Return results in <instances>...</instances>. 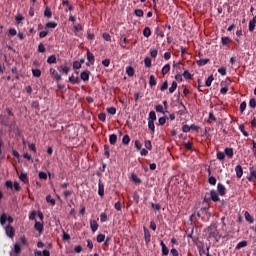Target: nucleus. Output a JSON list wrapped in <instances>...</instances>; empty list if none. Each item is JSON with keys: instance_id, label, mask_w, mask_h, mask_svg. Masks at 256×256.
<instances>
[{"instance_id": "f257e3e1", "label": "nucleus", "mask_w": 256, "mask_h": 256, "mask_svg": "<svg viewBox=\"0 0 256 256\" xmlns=\"http://www.w3.org/2000/svg\"><path fill=\"white\" fill-rule=\"evenodd\" d=\"M209 232V238L216 239V241H219V232L217 231V225L216 224H211L210 227L208 228Z\"/></svg>"}, {"instance_id": "f03ea898", "label": "nucleus", "mask_w": 256, "mask_h": 256, "mask_svg": "<svg viewBox=\"0 0 256 256\" xmlns=\"http://www.w3.org/2000/svg\"><path fill=\"white\" fill-rule=\"evenodd\" d=\"M5 233L7 237H9L10 239H13L15 237V228L11 226V224H8L5 228Z\"/></svg>"}, {"instance_id": "7ed1b4c3", "label": "nucleus", "mask_w": 256, "mask_h": 256, "mask_svg": "<svg viewBox=\"0 0 256 256\" xmlns=\"http://www.w3.org/2000/svg\"><path fill=\"white\" fill-rule=\"evenodd\" d=\"M7 221L9 224L13 223V217L7 216V214L3 213L0 216V225H5V223H7Z\"/></svg>"}, {"instance_id": "20e7f679", "label": "nucleus", "mask_w": 256, "mask_h": 256, "mask_svg": "<svg viewBox=\"0 0 256 256\" xmlns=\"http://www.w3.org/2000/svg\"><path fill=\"white\" fill-rule=\"evenodd\" d=\"M98 195H100V197H103L105 195V186L103 185V182H101V180H99L98 183Z\"/></svg>"}, {"instance_id": "39448f33", "label": "nucleus", "mask_w": 256, "mask_h": 256, "mask_svg": "<svg viewBox=\"0 0 256 256\" xmlns=\"http://www.w3.org/2000/svg\"><path fill=\"white\" fill-rule=\"evenodd\" d=\"M235 171H236V177H238V179H241V177H243V167L241 165H237L235 167Z\"/></svg>"}, {"instance_id": "423d86ee", "label": "nucleus", "mask_w": 256, "mask_h": 256, "mask_svg": "<svg viewBox=\"0 0 256 256\" xmlns=\"http://www.w3.org/2000/svg\"><path fill=\"white\" fill-rule=\"evenodd\" d=\"M90 228L93 233L99 229V224H97V220H90Z\"/></svg>"}, {"instance_id": "0eeeda50", "label": "nucleus", "mask_w": 256, "mask_h": 256, "mask_svg": "<svg viewBox=\"0 0 256 256\" xmlns=\"http://www.w3.org/2000/svg\"><path fill=\"white\" fill-rule=\"evenodd\" d=\"M144 239L147 244L151 242V233L149 232V229L145 227H144Z\"/></svg>"}, {"instance_id": "6e6552de", "label": "nucleus", "mask_w": 256, "mask_h": 256, "mask_svg": "<svg viewBox=\"0 0 256 256\" xmlns=\"http://www.w3.org/2000/svg\"><path fill=\"white\" fill-rule=\"evenodd\" d=\"M210 197H211L212 201H214V202H217V201L220 200L219 199V194L217 193V190H211L210 191Z\"/></svg>"}, {"instance_id": "1a4fd4ad", "label": "nucleus", "mask_w": 256, "mask_h": 256, "mask_svg": "<svg viewBox=\"0 0 256 256\" xmlns=\"http://www.w3.org/2000/svg\"><path fill=\"white\" fill-rule=\"evenodd\" d=\"M90 75H91L90 71H83L80 74V78L82 79V81H87Z\"/></svg>"}, {"instance_id": "9d476101", "label": "nucleus", "mask_w": 256, "mask_h": 256, "mask_svg": "<svg viewBox=\"0 0 256 256\" xmlns=\"http://www.w3.org/2000/svg\"><path fill=\"white\" fill-rule=\"evenodd\" d=\"M244 217H245V219L248 223H254L255 222V218H253V216H251V214L248 211H246L244 213Z\"/></svg>"}, {"instance_id": "9b49d317", "label": "nucleus", "mask_w": 256, "mask_h": 256, "mask_svg": "<svg viewBox=\"0 0 256 256\" xmlns=\"http://www.w3.org/2000/svg\"><path fill=\"white\" fill-rule=\"evenodd\" d=\"M87 59L91 65L95 63V55H93L89 50L87 51Z\"/></svg>"}, {"instance_id": "f8f14e48", "label": "nucleus", "mask_w": 256, "mask_h": 256, "mask_svg": "<svg viewBox=\"0 0 256 256\" xmlns=\"http://www.w3.org/2000/svg\"><path fill=\"white\" fill-rule=\"evenodd\" d=\"M160 245L162 247V254L169 255V248H167V245H165V242L161 241Z\"/></svg>"}, {"instance_id": "ddd939ff", "label": "nucleus", "mask_w": 256, "mask_h": 256, "mask_svg": "<svg viewBox=\"0 0 256 256\" xmlns=\"http://www.w3.org/2000/svg\"><path fill=\"white\" fill-rule=\"evenodd\" d=\"M34 229H36V231L39 233H43V223L36 222L34 225Z\"/></svg>"}, {"instance_id": "4468645a", "label": "nucleus", "mask_w": 256, "mask_h": 256, "mask_svg": "<svg viewBox=\"0 0 256 256\" xmlns=\"http://www.w3.org/2000/svg\"><path fill=\"white\" fill-rule=\"evenodd\" d=\"M149 85L150 87H155V85H157V79L155 78L154 75H150Z\"/></svg>"}, {"instance_id": "2eb2a0df", "label": "nucleus", "mask_w": 256, "mask_h": 256, "mask_svg": "<svg viewBox=\"0 0 256 256\" xmlns=\"http://www.w3.org/2000/svg\"><path fill=\"white\" fill-rule=\"evenodd\" d=\"M110 145H115L117 143V134H112L109 136Z\"/></svg>"}, {"instance_id": "dca6fc26", "label": "nucleus", "mask_w": 256, "mask_h": 256, "mask_svg": "<svg viewBox=\"0 0 256 256\" xmlns=\"http://www.w3.org/2000/svg\"><path fill=\"white\" fill-rule=\"evenodd\" d=\"M208 63H209V58L200 59L197 61V65H199V67H203V65H207Z\"/></svg>"}, {"instance_id": "f3484780", "label": "nucleus", "mask_w": 256, "mask_h": 256, "mask_svg": "<svg viewBox=\"0 0 256 256\" xmlns=\"http://www.w3.org/2000/svg\"><path fill=\"white\" fill-rule=\"evenodd\" d=\"M148 121H152V122L157 121V114L155 113V111H151L149 113Z\"/></svg>"}, {"instance_id": "a211bd4d", "label": "nucleus", "mask_w": 256, "mask_h": 256, "mask_svg": "<svg viewBox=\"0 0 256 256\" xmlns=\"http://www.w3.org/2000/svg\"><path fill=\"white\" fill-rule=\"evenodd\" d=\"M19 179L23 183H29V179L27 178V173H21L19 176Z\"/></svg>"}, {"instance_id": "6ab92c4d", "label": "nucleus", "mask_w": 256, "mask_h": 256, "mask_svg": "<svg viewBox=\"0 0 256 256\" xmlns=\"http://www.w3.org/2000/svg\"><path fill=\"white\" fill-rule=\"evenodd\" d=\"M169 71H171V65L169 64L164 65V67L162 68V75H167Z\"/></svg>"}, {"instance_id": "aec40b11", "label": "nucleus", "mask_w": 256, "mask_h": 256, "mask_svg": "<svg viewBox=\"0 0 256 256\" xmlns=\"http://www.w3.org/2000/svg\"><path fill=\"white\" fill-rule=\"evenodd\" d=\"M53 13L51 12V8L46 7L45 11H44V16L47 17L48 19H51Z\"/></svg>"}, {"instance_id": "412c9836", "label": "nucleus", "mask_w": 256, "mask_h": 256, "mask_svg": "<svg viewBox=\"0 0 256 256\" xmlns=\"http://www.w3.org/2000/svg\"><path fill=\"white\" fill-rule=\"evenodd\" d=\"M122 143H123V145H129V143H131V138L129 137V135L123 136Z\"/></svg>"}, {"instance_id": "4be33fe9", "label": "nucleus", "mask_w": 256, "mask_h": 256, "mask_svg": "<svg viewBox=\"0 0 256 256\" xmlns=\"http://www.w3.org/2000/svg\"><path fill=\"white\" fill-rule=\"evenodd\" d=\"M126 73H127L128 77H133V75H135V69H133V67L129 66L126 69Z\"/></svg>"}, {"instance_id": "5701e85b", "label": "nucleus", "mask_w": 256, "mask_h": 256, "mask_svg": "<svg viewBox=\"0 0 256 256\" xmlns=\"http://www.w3.org/2000/svg\"><path fill=\"white\" fill-rule=\"evenodd\" d=\"M252 179H256V170H253V167L250 168V176L248 177V181Z\"/></svg>"}, {"instance_id": "b1692460", "label": "nucleus", "mask_w": 256, "mask_h": 256, "mask_svg": "<svg viewBox=\"0 0 256 256\" xmlns=\"http://www.w3.org/2000/svg\"><path fill=\"white\" fill-rule=\"evenodd\" d=\"M217 189L220 195H225V186L223 184L219 183Z\"/></svg>"}, {"instance_id": "393cba45", "label": "nucleus", "mask_w": 256, "mask_h": 256, "mask_svg": "<svg viewBox=\"0 0 256 256\" xmlns=\"http://www.w3.org/2000/svg\"><path fill=\"white\" fill-rule=\"evenodd\" d=\"M225 155H227V157H229L230 159L233 157V148H226L224 150Z\"/></svg>"}, {"instance_id": "a878e982", "label": "nucleus", "mask_w": 256, "mask_h": 256, "mask_svg": "<svg viewBox=\"0 0 256 256\" xmlns=\"http://www.w3.org/2000/svg\"><path fill=\"white\" fill-rule=\"evenodd\" d=\"M143 35L144 37H147V38L151 37V28L145 27L143 30Z\"/></svg>"}, {"instance_id": "bb28decb", "label": "nucleus", "mask_w": 256, "mask_h": 256, "mask_svg": "<svg viewBox=\"0 0 256 256\" xmlns=\"http://www.w3.org/2000/svg\"><path fill=\"white\" fill-rule=\"evenodd\" d=\"M47 63H49L50 65L53 63H57V57L55 55H51L50 57H48Z\"/></svg>"}, {"instance_id": "cd10ccee", "label": "nucleus", "mask_w": 256, "mask_h": 256, "mask_svg": "<svg viewBox=\"0 0 256 256\" xmlns=\"http://www.w3.org/2000/svg\"><path fill=\"white\" fill-rule=\"evenodd\" d=\"M148 127L152 133H155V122L153 120H148Z\"/></svg>"}, {"instance_id": "c85d7f7f", "label": "nucleus", "mask_w": 256, "mask_h": 256, "mask_svg": "<svg viewBox=\"0 0 256 256\" xmlns=\"http://www.w3.org/2000/svg\"><path fill=\"white\" fill-rule=\"evenodd\" d=\"M214 79L213 75H210L205 82L206 87H211V83H213Z\"/></svg>"}, {"instance_id": "c756f323", "label": "nucleus", "mask_w": 256, "mask_h": 256, "mask_svg": "<svg viewBox=\"0 0 256 256\" xmlns=\"http://www.w3.org/2000/svg\"><path fill=\"white\" fill-rule=\"evenodd\" d=\"M243 247H247V241L243 240L241 242H239L236 246V249L239 250V249H243Z\"/></svg>"}, {"instance_id": "7c9ffc66", "label": "nucleus", "mask_w": 256, "mask_h": 256, "mask_svg": "<svg viewBox=\"0 0 256 256\" xmlns=\"http://www.w3.org/2000/svg\"><path fill=\"white\" fill-rule=\"evenodd\" d=\"M32 75L33 77H41V70L40 69H32Z\"/></svg>"}, {"instance_id": "2f4dec72", "label": "nucleus", "mask_w": 256, "mask_h": 256, "mask_svg": "<svg viewBox=\"0 0 256 256\" xmlns=\"http://www.w3.org/2000/svg\"><path fill=\"white\" fill-rule=\"evenodd\" d=\"M239 129L241 131V133L244 135V137H249V133L247 131H245V125H240Z\"/></svg>"}, {"instance_id": "473e14b6", "label": "nucleus", "mask_w": 256, "mask_h": 256, "mask_svg": "<svg viewBox=\"0 0 256 256\" xmlns=\"http://www.w3.org/2000/svg\"><path fill=\"white\" fill-rule=\"evenodd\" d=\"M255 25H256V23L253 20H250V22H249L250 33H253V31H255Z\"/></svg>"}, {"instance_id": "72a5a7b5", "label": "nucleus", "mask_w": 256, "mask_h": 256, "mask_svg": "<svg viewBox=\"0 0 256 256\" xmlns=\"http://www.w3.org/2000/svg\"><path fill=\"white\" fill-rule=\"evenodd\" d=\"M175 89H177V82L173 81L171 87L169 88V93H175Z\"/></svg>"}, {"instance_id": "f704fd0d", "label": "nucleus", "mask_w": 256, "mask_h": 256, "mask_svg": "<svg viewBox=\"0 0 256 256\" xmlns=\"http://www.w3.org/2000/svg\"><path fill=\"white\" fill-rule=\"evenodd\" d=\"M131 179H132V181H134V183L141 184V180L139 179V177L136 174H132Z\"/></svg>"}, {"instance_id": "c9c22d12", "label": "nucleus", "mask_w": 256, "mask_h": 256, "mask_svg": "<svg viewBox=\"0 0 256 256\" xmlns=\"http://www.w3.org/2000/svg\"><path fill=\"white\" fill-rule=\"evenodd\" d=\"M134 15H136V17H143L144 12H143L142 9H136V10L134 11Z\"/></svg>"}, {"instance_id": "e433bc0d", "label": "nucleus", "mask_w": 256, "mask_h": 256, "mask_svg": "<svg viewBox=\"0 0 256 256\" xmlns=\"http://www.w3.org/2000/svg\"><path fill=\"white\" fill-rule=\"evenodd\" d=\"M249 107H250L251 109H255V107H256V100H255V98H251V99H250V101H249Z\"/></svg>"}, {"instance_id": "4c0bfd02", "label": "nucleus", "mask_w": 256, "mask_h": 256, "mask_svg": "<svg viewBox=\"0 0 256 256\" xmlns=\"http://www.w3.org/2000/svg\"><path fill=\"white\" fill-rule=\"evenodd\" d=\"M47 203H51V205H55L56 201L51 197V195L46 196Z\"/></svg>"}, {"instance_id": "58836bf2", "label": "nucleus", "mask_w": 256, "mask_h": 256, "mask_svg": "<svg viewBox=\"0 0 256 256\" xmlns=\"http://www.w3.org/2000/svg\"><path fill=\"white\" fill-rule=\"evenodd\" d=\"M229 43H231V38L222 37V45H229Z\"/></svg>"}, {"instance_id": "ea45409f", "label": "nucleus", "mask_w": 256, "mask_h": 256, "mask_svg": "<svg viewBox=\"0 0 256 256\" xmlns=\"http://www.w3.org/2000/svg\"><path fill=\"white\" fill-rule=\"evenodd\" d=\"M46 27H47L48 29H55V27H57V23H56V22H48V23L46 24Z\"/></svg>"}, {"instance_id": "a19ab883", "label": "nucleus", "mask_w": 256, "mask_h": 256, "mask_svg": "<svg viewBox=\"0 0 256 256\" xmlns=\"http://www.w3.org/2000/svg\"><path fill=\"white\" fill-rule=\"evenodd\" d=\"M69 81H70V83H72V84L79 83V77L70 76V77H69Z\"/></svg>"}, {"instance_id": "79ce46f5", "label": "nucleus", "mask_w": 256, "mask_h": 256, "mask_svg": "<svg viewBox=\"0 0 256 256\" xmlns=\"http://www.w3.org/2000/svg\"><path fill=\"white\" fill-rule=\"evenodd\" d=\"M218 73H220V75H222V76L227 75V68H225V67H220V68L218 69Z\"/></svg>"}, {"instance_id": "37998d69", "label": "nucleus", "mask_w": 256, "mask_h": 256, "mask_svg": "<svg viewBox=\"0 0 256 256\" xmlns=\"http://www.w3.org/2000/svg\"><path fill=\"white\" fill-rule=\"evenodd\" d=\"M216 157L219 159V161H223V159H225V153L217 152Z\"/></svg>"}, {"instance_id": "c03bdc74", "label": "nucleus", "mask_w": 256, "mask_h": 256, "mask_svg": "<svg viewBox=\"0 0 256 256\" xmlns=\"http://www.w3.org/2000/svg\"><path fill=\"white\" fill-rule=\"evenodd\" d=\"M14 252L16 253V255H19L21 253V246H19V244L14 245Z\"/></svg>"}, {"instance_id": "a18cd8bd", "label": "nucleus", "mask_w": 256, "mask_h": 256, "mask_svg": "<svg viewBox=\"0 0 256 256\" xmlns=\"http://www.w3.org/2000/svg\"><path fill=\"white\" fill-rule=\"evenodd\" d=\"M107 112L110 115H115V113H117V109L115 107H110V108H107Z\"/></svg>"}, {"instance_id": "49530a36", "label": "nucleus", "mask_w": 256, "mask_h": 256, "mask_svg": "<svg viewBox=\"0 0 256 256\" xmlns=\"http://www.w3.org/2000/svg\"><path fill=\"white\" fill-rule=\"evenodd\" d=\"M208 183H210V185H216L217 184V179L215 177L211 176L208 179Z\"/></svg>"}, {"instance_id": "de8ad7c7", "label": "nucleus", "mask_w": 256, "mask_h": 256, "mask_svg": "<svg viewBox=\"0 0 256 256\" xmlns=\"http://www.w3.org/2000/svg\"><path fill=\"white\" fill-rule=\"evenodd\" d=\"M169 87V82L165 81L162 86L160 87V91H165Z\"/></svg>"}, {"instance_id": "09e8293b", "label": "nucleus", "mask_w": 256, "mask_h": 256, "mask_svg": "<svg viewBox=\"0 0 256 256\" xmlns=\"http://www.w3.org/2000/svg\"><path fill=\"white\" fill-rule=\"evenodd\" d=\"M104 155L107 159H109L110 155H109V146L105 145L104 146Z\"/></svg>"}, {"instance_id": "8fccbe9b", "label": "nucleus", "mask_w": 256, "mask_h": 256, "mask_svg": "<svg viewBox=\"0 0 256 256\" xmlns=\"http://www.w3.org/2000/svg\"><path fill=\"white\" fill-rule=\"evenodd\" d=\"M103 241H105V235L99 234V235L97 236V242H98V243H103Z\"/></svg>"}, {"instance_id": "3c124183", "label": "nucleus", "mask_w": 256, "mask_h": 256, "mask_svg": "<svg viewBox=\"0 0 256 256\" xmlns=\"http://www.w3.org/2000/svg\"><path fill=\"white\" fill-rule=\"evenodd\" d=\"M245 109H247V102L244 101L240 104L241 113H243L245 111Z\"/></svg>"}, {"instance_id": "603ef678", "label": "nucleus", "mask_w": 256, "mask_h": 256, "mask_svg": "<svg viewBox=\"0 0 256 256\" xmlns=\"http://www.w3.org/2000/svg\"><path fill=\"white\" fill-rule=\"evenodd\" d=\"M156 111H157V113H162L163 115H165V111H163V106L162 105H157L156 106Z\"/></svg>"}, {"instance_id": "864d4df0", "label": "nucleus", "mask_w": 256, "mask_h": 256, "mask_svg": "<svg viewBox=\"0 0 256 256\" xmlns=\"http://www.w3.org/2000/svg\"><path fill=\"white\" fill-rule=\"evenodd\" d=\"M135 147L138 151H141V147H143V144L139 140L135 141Z\"/></svg>"}, {"instance_id": "5fc2aeb1", "label": "nucleus", "mask_w": 256, "mask_h": 256, "mask_svg": "<svg viewBox=\"0 0 256 256\" xmlns=\"http://www.w3.org/2000/svg\"><path fill=\"white\" fill-rule=\"evenodd\" d=\"M145 67H151V58L147 57L144 59Z\"/></svg>"}, {"instance_id": "6e6d98bb", "label": "nucleus", "mask_w": 256, "mask_h": 256, "mask_svg": "<svg viewBox=\"0 0 256 256\" xmlns=\"http://www.w3.org/2000/svg\"><path fill=\"white\" fill-rule=\"evenodd\" d=\"M145 147H146V149H148L149 151H151V149H152V145H151V141L150 140H146L145 141Z\"/></svg>"}, {"instance_id": "4d7b16f0", "label": "nucleus", "mask_w": 256, "mask_h": 256, "mask_svg": "<svg viewBox=\"0 0 256 256\" xmlns=\"http://www.w3.org/2000/svg\"><path fill=\"white\" fill-rule=\"evenodd\" d=\"M73 69H81V62L75 61L73 63Z\"/></svg>"}, {"instance_id": "13d9d810", "label": "nucleus", "mask_w": 256, "mask_h": 256, "mask_svg": "<svg viewBox=\"0 0 256 256\" xmlns=\"http://www.w3.org/2000/svg\"><path fill=\"white\" fill-rule=\"evenodd\" d=\"M73 194V191H71V190H65L64 191V193H63V195H64V197L67 199L68 197H70V195H72Z\"/></svg>"}, {"instance_id": "bf43d9fd", "label": "nucleus", "mask_w": 256, "mask_h": 256, "mask_svg": "<svg viewBox=\"0 0 256 256\" xmlns=\"http://www.w3.org/2000/svg\"><path fill=\"white\" fill-rule=\"evenodd\" d=\"M100 221H101L102 223H105V221H107V214L102 213V214L100 215Z\"/></svg>"}, {"instance_id": "052dcab7", "label": "nucleus", "mask_w": 256, "mask_h": 256, "mask_svg": "<svg viewBox=\"0 0 256 256\" xmlns=\"http://www.w3.org/2000/svg\"><path fill=\"white\" fill-rule=\"evenodd\" d=\"M98 119H100V121H105V119H107V115L105 113H100L98 115Z\"/></svg>"}, {"instance_id": "680f3d73", "label": "nucleus", "mask_w": 256, "mask_h": 256, "mask_svg": "<svg viewBox=\"0 0 256 256\" xmlns=\"http://www.w3.org/2000/svg\"><path fill=\"white\" fill-rule=\"evenodd\" d=\"M38 51H39V53H45V45L39 44Z\"/></svg>"}, {"instance_id": "e2e57ef3", "label": "nucleus", "mask_w": 256, "mask_h": 256, "mask_svg": "<svg viewBox=\"0 0 256 256\" xmlns=\"http://www.w3.org/2000/svg\"><path fill=\"white\" fill-rule=\"evenodd\" d=\"M39 179H44V180H46V179H47V173H45V172H39Z\"/></svg>"}, {"instance_id": "0e129e2a", "label": "nucleus", "mask_w": 256, "mask_h": 256, "mask_svg": "<svg viewBox=\"0 0 256 256\" xmlns=\"http://www.w3.org/2000/svg\"><path fill=\"white\" fill-rule=\"evenodd\" d=\"M170 253H171V255H173V256H179V251H177V249H175V248H172V249L170 250Z\"/></svg>"}, {"instance_id": "69168bd1", "label": "nucleus", "mask_w": 256, "mask_h": 256, "mask_svg": "<svg viewBox=\"0 0 256 256\" xmlns=\"http://www.w3.org/2000/svg\"><path fill=\"white\" fill-rule=\"evenodd\" d=\"M150 55H151V57H157V55H158V51H157V49H153V50H150Z\"/></svg>"}, {"instance_id": "338daca9", "label": "nucleus", "mask_w": 256, "mask_h": 256, "mask_svg": "<svg viewBox=\"0 0 256 256\" xmlns=\"http://www.w3.org/2000/svg\"><path fill=\"white\" fill-rule=\"evenodd\" d=\"M183 77L185 78V79H191V73H189V71H184V73H183Z\"/></svg>"}, {"instance_id": "774afa93", "label": "nucleus", "mask_w": 256, "mask_h": 256, "mask_svg": "<svg viewBox=\"0 0 256 256\" xmlns=\"http://www.w3.org/2000/svg\"><path fill=\"white\" fill-rule=\"evenodd\" d=\"M133 199H134L135 203H139V194L137 192H134Z\"/></svg>"}]
</instances>
